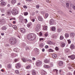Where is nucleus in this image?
Wrapping results in <instances>:
<instances>
[{
	"mask_svg": "<svg viewBox=\"0 0 75 75\" xmlns=\"http://www.w3.org/2000/svg\"><path fill=\"white\" fill-rule=\"evenodd\" d=\"M28 39L30 41H33L35 38V35L33 34H30L28 35Z\"/></svg>",
	"mask_w": 75,
	"mask_h": 75,
	"instance_id": "obj_1",
	"label": "nucleus"
},
{
	"mask_svg": "<svg viewBox=\"0 0 75 75\" xmlns=\"http://www.w3.org/2000/svg\"><path fill=\"white\" fill-rule=\"evenodd\" d=\"M16 42V39L15 38H11L9 40L10 43L12 45L15 44Z\"/></svg>",
	"mask_w": 75,
	"mask_h": 75,
	"instance_id": "obj_2",
	"label": "nucleus"
},
{
	"mask_svg": "<svg viewBox=\"0 0 75 75\" xmlns=\"http://www.w3.org/2000/svg\"><path fill=\"white\" fill-rule=\"evenodd\" d=\"M50 66L48 65H44V68H50V67H52L54 66V64H53V63H50Z\"/></svg>",
	"mask_w": 75,
	"mask_h": 75,
	"instance_id": "obj_3",
	"label": "nucleus"
},
{
	"mask_svg": "<svg viewBox=\"0 0 75 75\" xmlns=\"http://www.w3.org/2000/svg\"><path fill=\"white\" fill-rule=\"evenodd\" d=\"M12 13L13 15H16L18 13V12L17 10H16V9H13L12 10Z\"/></svg>",
	"mask_w": 75,
	"mask_h": 75,
	"instance_id": "obj_4",
	"label": "nucleus"
},
{
	"mask_svg": "<svg viewBox=\"0 0 75 75\" xmlns=\"http://www.w3.org/2000/svg\"><path fill=\"white\" fill-rule=\"evenodd\" d=\"M22 60L24 62H26L27 61H29V62H31V60L30 59H27L26 58H22Z\"/></svg>",
	"mask_w": 75,
	"mask_h": 75,
	"instance_id": "obj_5",
	"label": "nucleus"
},
{
	"mask_svg": "<svg viewBox=\"0 0 75 75\" xmlns=\"http://www.w3.org/2000/svg\"><path fill=\"white\" fill-rule=\"evenodd\" d=\"M40 27H41V24H38L35 28L36 30L37 31H39L40 28Z\"/></svg>",
	"mask_w": 75,
	"mask_h": 75,
	"instance_id": "obj_6",
	"label": "nucleus"
},
{
	"mask_svg": "<svg viewBox=\"0 0 75 75\" xmlns=\"http://www.w3.org/2000/svg\"><path fill=\"white\" fill-rule=\"evenodd\" d=\"M70 38H73L75 36V33H70Z\"/></svg>",
	"mask_w": 75,
	"mask_h": 75,
	"instance_id": "obj_7",
	"label": "nucleus"
},
{
	"mask_svg": "<svg viewBox=\"0 0 75 75\" xmlns=\"http://www.w3.org/2000/svg\"><path fill=\"white\" fill-rule=\"evenodd\" d=\"M42 63L40 61H38L36 62V64L37 66H40Z\"/></svg>",
	"mask_w": 75,
	"mask_h": 75,
	"instance_id": "obj_8",
	"label": "nucleus"
},
{
	"mask_svg": "<svg viewBox=\"0 0 75 75\" xmlns=\"http://www.w3.org/2000/svg\"><path fill=\"white\" fill-rule=\"evenodd\" d=\"M21 67V64L20 63H17L16 65V68L17 69L20 68Z\"/></svg>",
	"mask_w": 75,
	"mask_h": 75,
	"instance_id": "obj_9",
	"label": "nucleus"
},
{
	"mask_svg": "<svg viewBox=\"0 0 75 75\" xmlns=\"http://www.w3.org/2000/svg\"><path fill=\"white\" fill-rule=\"evenodd\" d=\"M68 58H70L71 59H74L75 58V56L74 55H72L71 56H68Z\"/></svg>",
	"mask_w": 75,
	"mask_h": 75,
	"instance_id": "obj_10",
	"label": "nucleus"
},
{
	"mask_svg": "<svg viewBox=\"0 0 75 75\" xmlns=\"http://www.w3.org/2000/svg\"><path fill=\"white\" fill-rule=\"evenodd\" d=\"M49 23H50V24L51 25H53V24H54V21L53 19H51Z\"/></svg>",
	"mask_w": 75,
	"mask_h": 75,
	"instance_id": "obj_11",
	"label": "nucleus"
},
{
	"mask_svg": "<svg viewBox=\"0 0 75 75\" xmlns=\"http://www.w3.org/2000/svg\"><path fill=\"white\" fill-rule=\"evenodd\" d=\"M38 18L39 21H42L43 20V19L41 16H38Z\"/></svg>",
	"mask_w": 75,
	"mask_h": 75,
	"instance_id": "obj_12",
	"label": "nucleus"
},
{
	"mask_svg": "<svg viewBox=\"0 0 75 75\" xmlns=\"http://www.w3.org/2000/svg\"><path fill=\"white\" fill-rule=\"evenodd\" d=\"M21 31L22 33H25V30L24 28H21Z\"/></svg>",
	"mask_w": 75,
	"mask_h": 75,
	"instance_id": "obj_13",
	"label": "nucleus"
},
{
	"mask_svg": "<svg viewBox=\"0 0 75 75\" xmlns=\"http://www.w3.org/2000/svg\"><path fill=\"white\" fill-rule=\"evenodd\" d=\"M75 48V46L73 44H71L70 46V48L71 49H72V50H73Z\"/></svg>",
	"mask_w": 75,
	"mask_h": 75,
	"instance_id": "obj_14",
	"label": "nucleus"
},
{
	"mask_svg": "<svg viewBox=\"0 0 75 75\" xmlns=\"http://www.w3.org/2000/svg\"><path fill=\"white\" fill-rule=\"evenodd\" d=\"M53 58H56L57 57V55L55 54H54L52 55Z\"/></svg>",
	"mask_w": 75,
	"mask_h": 75,
	"instance_id": "obj_15",
	"label": "nucleus"
},
{
	"mask_svg": "<svg viewBox=\"0 0 75 75\" xmlns=\"http://www.w3.org/2000/svg\"><path fill=\"white\" fill-rule=\"evenodd\" d=\"M11 3L13 4H14L16 3V0H12Z\"/></svg>",
	"mask_w": 75,
	"mask_h": 75,
	"instance_id": "obj_16",
	"label": "nucleus"
},
{
	"mask_svg": "<svg viewBox=\"0 0 75 75\" xmlns=\"http://www.w3.org/2000/svg\"><path fill=\"white\" fill-rule=\"evenodd\" d=\"M42 75H46V74H47V72L44 70H43L42 72Z\"/></svg>",
	"mask_w": 75,
	"mask_h": 75,
	"instance_id": "obj_17",
	"label": "nucleus"
},
{
	"mask_svg": "<svg viewBox=\"0 0 75 75\" xmlns=\"http://www.w3.org/2000/svg\"><path fill=\"white\" fill-rule=\"evenodd\" d=\"M59 66H62L63 65V62L62 61H60L59 63Z\"/></svg>",
	"mask_w": 75,
	"mask_h": 75,
	"instance_id": "obj_18",
	"label": "nucleus"
},
{
	"mask_svg": "<svg viewBox=\"0 0 75 75\" xmlns=\"http://www.w3.org/2000/svg\"><path fill=\"white\" fill-rule=\"evenodd\" d=\"M62 31V29L59 28L57 29V32L58 33H60V32H61V31Z\"/></svg>",
	"mask_w": 75,
	"mask_h": 75,
	"instance_id": "obj_19",
	"label": "nucleus"
},
{
	"mask_svg": "<svg viewBox=\"0 0 75 75\" xmlns=\"http://www.w3.org/2000/svg\"><path fill=\"white\" fill-rule=\"evenodd\" d=\"M1 6H6V3L4 1H2L1 2Z\"/></svg>",
	"mask_w": 75,
	"mask_h": 75,
	"instance_id": "obj_20",
	"label": "nucleus"
},
{
	"mask_svg": "<svg viewBox=\"0 0 75 75\" xmlns=\"http://www.w3.org/2000/svg\"><path fill=\"white\" fill-rule=\"evenodd\" d=\"M47 26H44L43 27V29L44 30H47Z\"/></svg>",
	"mask_w": 75,
	"mask_h": 75,
	"instance_id": "obj_21",
	"label": "nucleus"
},
{
	"mask_svg": "<svg viewBox=\"0 0 75 75\" xmlns=\"http://www.w3.org/2000/svg\"><path fill=\"white\" fill-rule=\"evenodd\" d=\"M69 51H70L69 49L68 48H67V49H65V52L68 53V52H69Z\"/></svg>",
	"mask_w": 75,
	"mask_h": 75,
	"instance_id": "obj_22",
	"label": "nucleus"
},
{
	"mask_svg": "<svg viewBox=\"0 0 75 75\" xmlns=\"http://www.w3.org/2000/svg\"><path fill=\"white\" fill-rule=\"evenodd\" d=\"M47 42L48 44H49V45H52V42L51 41H47Z\"/></svg>",
	"mask_w": 75,
	"mask_h": 75,
	"instance_id": "obj_23",
	"label": "nucleus"
},
{
	"mask_svg": "<svg viewBox=\"0 0 75 75\" xmlns=\"http://www.w3.org/2000/svg\"><path fill=\"white\" fill-rule=\"evenodd\" d=\"M14 30H16L17 28V26L16 25H13L12 26Z\"/></svg>",
	"mask_w": 75,
	"mask_h": 75,
	"instance_id": "obj_24",
	"label": "nucleus"
},
{
	"mask_svg": "<svg viewBox=\"0 0 75 75\" xmlns=\"http://www.w3.org/2000/svg\"><path fill=\"white\" fill-rule=\"evenodd\" d=\"M32 24H31V23H30L27 25V27L29 28V27H30L31 25Z\"/></svg>",
	"mask_w": 75,
	"mask_h": 75,
	"instance_id": "obj_25",
	"label": "nucleus"
},
{
	"mask_svg": "<svg viewBox=\"0 0 75 75\" xmlns=\"http://www.w3.org/2000/svg\"><path fill=\"white\" fill-rule=\"evenodd\" d=\"M65 37L67 38L69 37V34L68 33H66L65 34Z\"/></svg>",
	"mask_w": 75,
	"mask_h": 75,
	"instance_id": "obj_26",
	"label": "nucleus"
},
{
	"mask_svg": "<svg viewBox=\"0 0 75 75\" xmlns=\"http://www.w3.org/2000/svg\"><path fill=\"white\" fill-rule=\"evenodd\" d=\"M57 34H54L52 36V37L54 38H57Z\"/></svg>",
	"mask_w": 75,
	"mask_h": 75,
	"instance_id": "obj_27",
	"label": "nucleus"
},
{
	"mask_svg": "<svg viewBox=\"0 0 75 75\" xmlns=\"http://www.w3.org/2000/svg\"><path fill=\"white\" fill-rule=\"evenodd\" d=\"M8 68L9 69H11V64H9L8 65Z\"/></svg>",
	"mask_w": 75,
	"mask_h": 75,
	"instance_id": "obj_28",
	"label": "nucleus"
},
{
	"mask_svg": "<svg viewBox=\"0 0 75 75\" xmlns=\"http://www.w3.org/2000/svg\"><path fill=\"white\" fill-rule=\"evenodd\" d=\"M1 29L2 30H5L7 29V28L5 26H4Z\"/></svg>",
	"mask_w": 75,
	"mask_h": 75,
	"instance_id": "obj_29",
	"label": "nucleus"
},
{
	"mask_svg": "<svg viewBox=\"0 0 75 75\" xmlns=\"http://www.w3.org/2000/svg\"><path fill=\"white\" fill-rule=\"evenodd\" d=\"M44 62L45 63H48V62H50V61L47 59H46L45 60Z\"/></svg>",
	"mask_w": 75,
	"mask_h": 75,
	"instance_id": "obj_30",
	"label": "nucleus"
},
{
	"mask_svg": "<svg viewBox=\"0 0 75 75\" xmlns=\"http://www.w3.org/2000/svg\"><path fill=\"white\" fill-rule=\"evenodd\" d=\"M55 27H52V28L51 29L52 31H55Z\"/></svg>",
	"mask_w": 75,
	"mask_h": 75,
	"instance_id": "obj_31",
	"label": "nucleus"
},
{
	"mask_svg": "<svg viewBox=\"0 0 75 75\" xmlns=\"http://www.w3.org/2000/svg\"><path fill=\"white\" fill-rule=\"evenodd\" d=\"M65 44L64 43H62L61 44V46L62 47H65Z\"/></svg>",
	"mask_w": 75,
	"mask_h": 75,
	"instance_id": "obj_32",
	"label": "nucleus"
},
{
	"mask_svg": "<svg viewBox=\"0 0 75 75\" xmlns=\"http://www.w3.org/2000/svg\"><path fill=\"white\" fill-rule=\"evenodd\" d=\"M32 74L33 75H35L36 74V72H35V71L34 70H33L32 71Z\"/></svg>",
	"mask_w": 75,
	"mask_h": 75,
	"instance_id": "obj_33",
	"label": "nucleus"
},
{
	"mask_svg": "<svg viewBox=\"0 0 75 75\" xmlns=\"http://www.w3.org/2000/svg\"><path fill=\"white\" fill-rule=\"evenodd\" d=\"M45 17V18H47V17H48V13H46Z\"/></svg>",
	"mask_w": 75,
	"mask_h": 75,
	"instance_id": "obj_34",
	"label": "nucleus"
},
{
	"mask_svg": "<svg viewBox=\"0 0 75 75\" xmlns=\"http://www.w3.org/2000/svg\"><path fill=\"white\" fill-rule=\"evenodd\" d=\"M64 37L62 36H60V40H62L64 39Z\"/></svg>",
	"mask_w": 75,
	"mask_h": 75,
	"instance_id": "obj_35",
	"label": "nucleus"
},
{
	"mask_svg": "<svg viewBox=\"0 0 75 75\" xmlns=\"http://www.w3.org/2000/svg\"><path fill=\"white\" fill-rule=\"evenodd\" d=\"M28 13L27 12H24V15L25 16H27V15H28Z\"/></svg>",
	"mask_w": 75,
	"mask_h": 75,
	"instance_id": "obj_36",
	"label": "nucleus"
},
{
	"mask_svg": "<svg viewBox=\"0 0 75 75\" xmlns=\"http://www.w3.org/2000/svg\"><path fill=\"white\" fill-rule=\"evenodd\" d=\"M17 50H18V49L17 48H15L14 49L13 51H15V52H17Z\"/></svg>",
	"mask_w": 75,
	"mask_h": 75,
	"instance_id": "obj_37",
	"label": "nucleus"
},
{
	"mask_svg": "<svg viewBox=\"0 0 75 75\" xmlns=\"http://www.w3.org/2000/svg\"><path fill=\"white\" fill-rule=\"evenodd\" d=\"M15 72L16 73V74H20V72H19V71H18V70L15 71Z\"/></svg>",
	"mask_w": 75,
	"mask_h": 75,
	"instance_id": "obj_38",
	"label": "nucleus"
},
{
	"mask_svg": "<svg viewBox=\"0 0 75 75\" xmlns=\"http://www.w3.org/2000/svg\"><path fill=\"white\" fill-rule=\"evenodd\" d=\"M30 68V65H28L26 67V69H29Z\"/></svg>",
	"mask_w": 75,
	"mask_h": 75,
	"instance_id": "obj_39",
	"label": "nucleus"
},
{
	"mask_svg": "<svg viewBox=\"0 0 75 75\" xmlns=\"http://www.w3.org/2000/svg\"><path fill=\"white\" fill-rule=\"evenodd\" d=\"M1 10L2 13H4V12L5 11V10H4V9H1Z\"/></svg>",
	"mask_w": 75,
	"mask_h": 75,
	"instance_id": "obj_40",
	"label": "nucleus"
},
{
	"mask_svg": "<svg viewBox=\"0 0 75 75\" xmlns=\"http://www.w3.org/2000/svg\"><path fill=\"white\" fill-rule=\"evenodd\" d=\"M67 75H72V74L71 72H69L67 73Z\"/></svg>",
	"mask_w": 75,
	"mask_h": 75,
	"instance_id": "obj_41",
	"label": "nucleus"
},
{
	"mask_svg": "<svg viewBox=\"0 0 75 75\" xmlns=\"http://www.w3.org/2000/svg\"><path fill=\"white\" fill-rule=\"evenodd\" d=\"M23 7L24 8H27V6L26 5L23 6Z\"/></svg>",
	"mask_w": 75,
	"mask_h": 75,
	"instance_id": "obj_42",
	"label": "nucleus"
},
{
	"mask_svg": "<svg viewBox=\"0 0 75 75\" xmlns=\"http://www.w3.org/2000/svg\"><path fill=\"white\" fill-rule=\"evenodd\" d=\"M49 52H53V50L52 49H50L49 50Z\"/></svg>",
	"mask_w": 75,
	"mask_h": 75,
	"instance_id": "obj_43",
	"label": "nucleus"
},
{
	"mask_svg": "<svg viewBox=\"0 0 75 75\" xmlns=\"http://www.w3.org/2000/svg\"><path fill=\"white\" fill-rule=\"evenodd\" d=\"M43 40H44V39H43V38H40V41H43Z\"/></svg>",
	"mask_w": 75,
	"mask_h": 75,
	"instance_id": "obj_44",
	"label": "nucleus"
},
{
	"mask_svg": "<svg viewBox=\"0 0 75 75\" xmlns=\"http://www.w3.org/2000/svg\"><path fill=\"white\" fill-rule=\"evenodd\" d=\"M67 41L68 42V43H69V44H70L71 42V40H67Z\"/></svg>",
	"mask_w": 75,
	"mask_h": 75,
	"instance_id": "obj_45",
	"label": "nucleus"
},
{
	"mask_svg": "<svg viewBox=\"0 0 75 75\" xmlns=\"http://www.w3.org/2000/svg\"><path fill=\"white\" fill-rule=\"evenodd\" d=\"M45 37H47V36L48 35V33H46V34H45Z\"/></svg>",
	"mask_w": 75,
	"mask_h": 75,
	"instance_id": "obj_46",
	"label": "nucleus"
},
{
	"mask_svg": "<svg viewBox=\"0 0 75 75\" xmlns=\"http://www.w3.org/2000/svg\"><path fill=\"white\" fill-rule=\"evenodd\" d=\"M66 7H69V3H67L66 4Z\"/></svg>",
	"mask_w": 75,
	"mask_h": 75,
	"instance_id": "obj_47",
	"label": "nucleus"
},
{
	"mask_svg": "<svg viewBox=\"0 0 75 75\" xmlns=\"http://www.w3.org/2000/svg\"><path fill=\"white\" fill-rule=\"evenodd\" d=\"M26 50H29V47H25Z\"/></svg>",
	"mask_w": 75,
	"mask_h": 75,
	"instance_id": "obj_48",
	"label": "nucleus"
},
{
	"mask_svg": "<svg viewBox=\"0 0 75 75\" xmlns=\"http://www.w3.org/2000/svg\"><path fill=\"white\" fill-rule=\"evenodd\" d=\"M55 50H56V51H57V50H58V48L57 47H56V48H55Z\"/></svg>",
	"mask_w": 75,
	"mask_h": 75,
	"instance_id": "obj_49",
	"label": "nucleus"
},
{
	"mask_svg": "<svg viewBox=\"0 0 75 75\" xmlns=\"http://www.w3.org/2000/svg\"><path fill=\"white\" fill-rule=\"evenodd\" d=\"M55 71L56 72V74H58V70L55 69Z\"/></svg>",
	"mask_w": 75,
	"mask_h": 75,
	"instance_id": "obj_50",
	"label": "nucleus"
},
{
	"mask_svg": "<svg viewBox=\"0 0 75 75\" xmlns=\"http://www.w3.org/2000/svg\"><path fill=\"white\" fill-rule=\"evenodd\" d=\"M31 21H33V22H34V21H35V19L34 18H33L32 19Z\"/></svg>",
	"mask_w": 75,
	"mask_h": 75,
	"instance_id": "obj_51",
	"label": "nucleus"
},
{
	"mask_svg": "<svg viewBox=\"0 0 75 75\" xmlns=\"http://www.w3.org/2000/svg\"><path fill=\"white\" fill-rule=\"evenodd\" d=\"M40 7V6H39V5H37L36 6V8H38Z\"/></svg>",
	"mask_w": 75,
	"mask_h": 75,
	"instance_id": "obj_52",
	"label": "nucleus"
},
{
	"mask_svg": "<svg viewBox=\"0 0 75 75\" xmlns=\"http://www.w3.org/2000/svg\"><path fill=\"white\" fill-rule=\"evenodd\" d=\"M70 6L71 7H73V6H74V5L72 4H70Z\"/></svg>",
	"mask_w": 75,
	"mask_h": 75,
	"instance_id": "obj_53",
	"label": "nucleus"
},
{
	"mask_svg": "<svg viewBox=\"0 0 75 75\" xmlns=\"http://www.w3.org/2000/svg\"><path fill=\"white\" fill-rule=\"evenodd\" d=\"M16 20V19L14 18H11L10 19V20Z\"/></svg>",
	"mask_w": 75,
	"mask_h": 75,
	"instance_id": "obj_54",
	"label": "nucleus"
},
{
	"mask_svg": "<svg viewBox=\"0 0 75 75\" xmlns=\"http://www.w3.org/2000/svg\"><path fill=\"white\" fill-rule=\"evenodd\" d=\"M8 15H10V14H11V12L9 11L8 12Z\"/></svg>",
	"mask_w": 75,
	"mask_h": 75,
	"instance_id": "obj_55",
	"label": "nucleus"
},
{
	"mask_svg": "<svg viewBox=\"0 0 75 75\" xmlns=\"http://www.w3.org/2000/svg\"><path fill=\"white\" fill-rule=\"evenodd\" d=\"M39 35L40 36H41L42 35V33L41 32H40L39 33Z\"/></svg>",
	"mask_w": 75,
	"mask_h": 75,
	"instance_id": "obj_56",
	"label": "nucleus"
},
{
	"mask_svg": "<svg viewBox=\"0 0 75 75\" xmlns=\"http://www.w3.org/2000/svg\"><path fill=\"white\" fill-rule=\"evenodd\" d=\"M45 48L47 49L48 47V45H46L45 46Z\"/></svg>",
	"mask_w": 75,
	"mask_h": 75,
	"instance_id": "obj_57",
	"label": "nucleus"
},
{
	"mask_svg": "<svg viewBox=\"0 0 75 75\" xmlns=\"http://www.w3.org/2000/svg\"><path fill=\"white\" fill-rule=\"evenodd\" d=\"M18 59H15V62H17V61H18Z\"/></svg>",
	"mask_w": 75,
	"mask_h": 75,
	"instance_id": "obj_58",
	"label": "nucleus"
},
{
	"mask_svg": "<svg viewBox=\"0 0 75 75\" xmlns=\"http://www.w3.org/2000/svg\"><path fill=\"white\" fill-rule=\"evenodd\" d=\"M72 8H73V9H74V10H75V6H74Z\"/></svg>",
	"mask_w": 75,
	"mask_h": 75,
	"instance_id": "obj_59",
	"label": "nucleus"
},
{
	"mask_svg": "<svg viewBox=\"0 0 75 75\" xmlns=\"http://www.w3.org/2000/svg\"><path fill=\"white\" fill-rule=\"evenodd\" d=\"M32 60L33 61H35V58L34 57H33L32 58Z\"/></svg>",
	"mask_w": 75,
	"mask_h": 75,
	"instance_id": "obj_60",
	"label": "nucleus"
},
{
	"mask_svg": "<svg viewBox=\"0 0 75 75\" xmlns=\"http://www.w3.org/2000/svg\"><path fill=\"white\" fill-rule=\"evenodd\" d=\"M8 25L10 27H11V25H12L11 23H9L8 24Z\"/></svg>",
	"mask_w": 75,
	"mask_h": 75,
	"instance_id": "obj_61",
	"label": "nucleus"
},
{
	"mask_svg": "<svg viewBox=\"0 0 75 75\" xmlns=\"http://www.w3.org/2000/svg\"><path fill=\"white\" fill-rule=\"evenodd\" d=\"M42 52H44V51H45V49H43L42 50Z\"/></svg>",
	"mask_w": 75,
	"mask_h": 75,
	"instance_id": "obj_62",
	"label": "nucleus"
},
{
	"mask_svg": "<svg viewBox=\"0 0 75 75\" xmlns=\"http://www.w3.org/2000/svg\"><path fill=\"white\" fill-rule=\"evenodd\" d=\"M25 22H26V23H27L28 22V21L27 20V19H25Z\"/></svg>",
	"mask_w": 75,
	"mask_h": 75,
	"instance_id": "obj_63",
	"label": "nucleus"
},
{
	"mask_svg": "<svg viewBox=\"0 0 75 75\" xmlns=\"http://www.w3.org/2000/svg\"><path fill=\"white\" fill-rule=\"evenodd\" d=\"M46 1L47 3H50V0H46Z\"/></svg>",
	"mask_w": 75,
	"mask_h": 75,
	"instance_id": "obj_64",
	"label": "nucleus"
}]
</instances>
